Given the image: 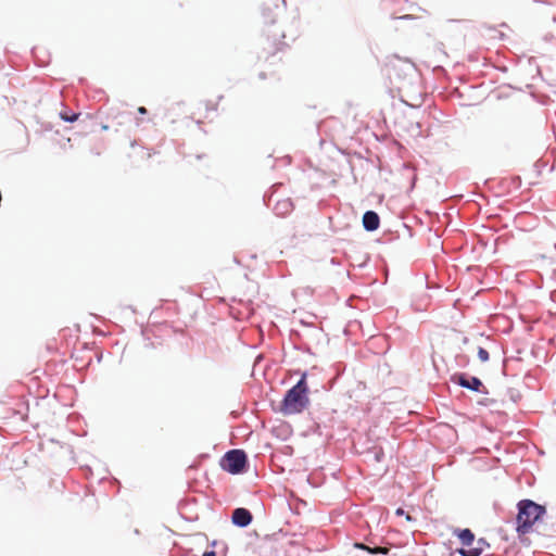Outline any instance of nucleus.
<instances>
[{
	"label": "nucleus",
	"instance_id": "11",
	"mask_svg": "<svg viewBox=\"0 0 556 556\" xmlns=\"http://www.w3.org/2000/svg\"><path fill=\"white\" fill-rule=\"evenodd\" d=\"M61 118L65 122H75L77 118H78V114L74 113V114H67L65 112H62L60 114Z\"/></svg>",
	"mask_w": 556,
	"mask_h": 556
},
{
	"label": "nucleus",
	"instance_id": "1",
	"mask_svg": "<svg viewBox=\"0 0 556 556\" xmlns=\"http://www.w3.org/2000/svg\"><path fill=\"white\" fill-rule=\"evenodd\" d=\"M545 514V507L531 500H522L518 503V515L516 519L517 533L523 544H529L526 536L532 531L534 523Z\"/></svg>",
	"mask_w": 556,
	"mask_h": 556
},
{
	"label": "nucleus",
	"instance_id": "8",
	"mask_svg": "<svg viewBox=\"0 0 556 556\" xmlns=\"http://www.w3.org/2000/svg\"><path fill=\"white\" fill-rule=\"evenodd\" d=\"M212 546L218 547L217 551H206L203 553V556H226L228 552V547L225 543H218L217 541L212 542Z\"/></svg>",
	"mask_w": 556,
	"mask_h": 556
},
{
	"label": "nucleus",
	"instance_id": "16",
	"mask_svg": "<svg viewBox=\"0 0 556 556\" xmlns=\"http://www.w3.org/2000/svg\"><path fill=\"white\" fill-rule=\"evenodd\" d=\"M138 112L140 114H146L147 113V109L144 106H140V108H138Z\"/></svg>",
	"mask_w": 556,
	"mask_h": 556
},
{
	"label": "nucleus",
	"instance_id": "7",
	"mask_svg": "<svg viewBox=\"0 0 556 556\" xmlns=\"http://www.w3.org/2000/svg\"><path fill=\"white\" fill-rule=\"evenodd\" d=\"M457 382L462 387L473 390V391H479L480 388L482 387L481 380L476 377L466 378L465 376L462 375L458 377Z\"/></svg>",
	"mask_w": 556,
	"mask_h": 556
},
{
	"label": "nucleus",
	"instance_id": "17",
	"mask_svg": "<svg viewBox=\"0 0 556 556\" xmlns=\"http://www.w3.org/2000/svg\"><path fill=\"white\" fill-rule=\"evenodd\" d=\"M404 514H405V513H404V510H403L402 508H399V509L396 510V515H399V516H402V515H404Z\"/></svg>",
	"mask_w": 556,
	"mask_h": 556
},
{
	"label": "nucleus",
	"instance_id": "10",
	"mask_svg": "<svg viewBox=\"0 0 556 556\" xmlns=\"http://www.w3.org/2000/svg\"><path fill=\"white\" fill-rule=\"evenodd\" d=\"M291 210H292V203L289 200H282V201L278 202L275 206V211L279 215L287 214Z\"/></svg>",
	"mask_w": 556,
	"mask_h": 556
},
{
	"label": "nucleus",
	"instance_id": "6",
	"mask_svg": "<svg viewBox=\"0 0 556 556\" xmlns=\"http://www.w3.org/2000/svg\"><path fill=\"white\" fill-rule=\"evenodd\" d=\"M379 223H380L379 216L374 211H367L363 215V225H364V228L368 231H374V230L378 229Z\"/></svg>",
	"mask_w": 556,
	"mask_h": 556
},
{
	"label": "nucleus",
	"instance_id": "3",
	"mask_svg": "<svg viewBox=\"0 0 556 556\" xmlns=\"http://www.w3.org/2000/svg\"><path fill=\"white\" fill-rule=\"evenodd\" d=\"M247 464V455L242 450H231L220 460V467L232 475L243 471Z\"/></svg>",
	"mask_w": 556,
	"mask_h": 556
},
{
	"label": "nucleus",
	"instance_id": "9",
	"mask_svg": "<svg viewBox=\"0 0 556 556\" xmlns=\"http://www.w3.org/2000/svg\"><path fill=\"white\" fill-rule=\"evenodd\" d=\"M402 60L397 59V58H392L390 59L386 65H384V70H386V73L387 75L391 78L393 75L399 77L400 74L395 72L396 67L399 64H401Z\"/></svg>",
	"mask_w": 556,
	"mask_h": 556
},
{
	"label": "nucleus",
	"instance_id": "15",
	"mask_svg": "<svg viewBox=\"0 0 556 556\" xmlns=\"http://www.w3.org/2000/svg\"><path fill=\"white\" fill-rule=\"evenodd\" d=\"M355 546H356V547H358V548H362V549H366V551H368V552H369V549H370L368 546H366V545H364V544H362V543H359V544L357 543V544H355Z\"/></svg>",
	"mask_w": 556,
	"mask_h": 556
},
{
	"label": "nucleus",
	"instance_id": "18",
	"mask_svg": "<svg viewBox=\"0 0 556 556\" xmlns=\"http://www.w3.org/2000/svg\"><path fill=\"white\" fill-rule=\"evenodd\" d=\"M212 110H217V103L215 102L213 105H212Z\"/></svg>",
	"mask_w": 556,
	"mask_h": 556
},
{
	"label": "nucleus",
	"instance_id": "13",
	"mask_svg": "<svg viewBox=\"0 0 556 556\" xmlns=\"http://www.w3.org/2000/svg\"><path fill=\"white\" fill-rule=\"evenodd\" d=\"M265 18H266V22L268 23H275L276 22V15L271 14L269 12V9H264V12H263Z\"/></svg>",
	"mask_w": 556,
	"mask_h": 556
},
{
	"label": "nucleus",
	"instance_id": "4",
	"mask_svg": "<svg viewBox=\"0 0 556 556\" xmlns=\"http://www.w3.org/2000/svg\"><path fill=\"white\" fill-rule=\"evenodd\" d=\"M454 534L457 535L462 545L464 546L463 548L458 549V553L462 556H479L481 554V548L471 546L475 540V534L470 529L455 530Z\"/></svg>",
	"mask_w": 556,
	"mask_h": 556
},
{
	"label": "nucleus",
	"instance_id": "5",
	"mask_svg": "<svg viewBox=\"0 0 556 556\" xmlns=\"http://www.w3.org/2000/svg\"><path fill=\"white\" fill-rule=\"evenodd\" d=\"M252 521L251 513L245 508H236L232 513V522L239 527H247Z\"/></svg>",
	"mask_w": 556,
	"mask_h": 556
},
{
	"label": "nucleus",
	"instance_id": "14",
	"mask_svg": "<svg viewBox=\"0 0 556 556\" xmlns=\"http://www.w3.org/2000/svg\"><path fill=\"white\" fill-rule=\"evenodd\" d=\"M389 552V549L387 547H376V548H370L369 549V553L371 554H378V553H381V554H387Z\"/></svg>",
	"mask_w": 556,
	"mask_h": 556
},
{
	"label": "nucleus",
	"instance_id": "12",
	"mask_svg": "<svg viewBox=\"0 0 556 556\" xmlns=\"http://www.w3.org/2000/svg\"><path fill=\"white\" fill-rule=\"evenodd\" d=\"M478 357L481 362H486L489 361V352L483 348H479Z\"/></svg>",
	"mask_w": 556,
	"mask_h": 556
},
{
	"label": "nucleus",
	"instance_id": "2",
	"mask_svg": "<svg viewBox=\"0 0 556 556\" xmlns=\"http://www.w3.org/2000/svg\"><path fill=\"white\" fill-rule=\"evenodd\" d=\"M308 387L306 383V374H303L299 382L291 388L281 403V412L285 415L302 413L308 405Z\"/></svg>",
	"mask_w": 556,
	"mask_h": 556
},
{
	"label": "nucleus",
	"instance_id": "19",
	"mask_svg": "<svg viewBox=\"0 0 556 556\" xmlns=\"http://www.w3.org/2000/svg\"><path fill=\"white\" fill-rule=\"evenodd\" d=\"M109 127L106 125L102 126L103 130H106Z\"/></svg>",
	"mask_w": 556,
	"mask_h": 556
}]
</instances>
